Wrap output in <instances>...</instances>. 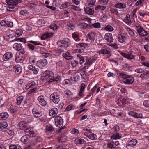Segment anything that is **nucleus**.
Returning a JSON list of instances; mask_svg holds the SVG:
<instances>
[{
	"label": "nucleus",
	"mask_w": 149,
	"mask_h": 149,
	"mask_svg": "<svg viewBox=\"0 0 149 149\" xmlns=\"http://www.w3.org/2000/svg\"><path fill=\"white\" fill-rule=\"evenodd\" d=\"M134 79L133 77L129 76L126 79L124 80V83L127 84H130L134 81Z\"/></svg>",
	"instance_id": "4be33fe9"
},
{
	"label": "nucleus",
	"mask_w": 149,
	"mask_h": 149,
	"mask_svg": "<svg viewBox=\"0 0 149 149\" xmlns=\"http://www.w3.org/2000/svg\"><path fill=\"white\" fill-rule=\"evenodd\" d=\"M24 99L23 96H20L17 97L16 99L17 102L16 104L17 105L20 104L22 101Z\"/></svg>",
	"instance_id": "c03bdc74"
},
{
	"label": "nucleus",
	"mask_w": 149,
	"mask_h": 149,
	"mask_svg": "<svg viewBox=\"0 0 149 149\" xmlns=\"http://www.w3.org/2000/svg\"><path fill=\"white\" fill-rule=\"evenodd\" d=\"M15 61L17 63H22L23 62V59L22 58V56H20L19 53L16 54Z\"/></svg>",
	"instance_id": "bb28decb"
},
{
	"label": "nucleus",
	"mask_w": 149,
	"mask_h": 149,
	"mask_svg": "<svg viewBox=\"0 0 149 149\" xmlns=\"http://www.w3.org/2000/svg\"><path fill=\"white\" fill-rule=\"evenodd\" d=\"M24 132L26 135L30 137H35L37 135L36 132L34 131L33 128L29 127V126L24 130Z\"/></svg>",
	"instance_id": "20e7f679"
},
{
	"label": "nucleus",
	"mask_w": 149,
	"mask_h": 149,
	"mask_svg": "<svg viewBox=\"0 0 149 149\" xmlns=\"http://www.w3.org/2000/svg\"><path fill=\"white\" fill-rule=\"evenodd\" d=\"M116 101L119 106L122 107H125V104H128L130 103L129 98L122 96L116 98Z\"/></svg>",
	"instance_id": "7ed1b4c3"
},
{
	"label": "nucleus",
	"mask_w": 149,
	"mask_h": 149,
	"mask_svg": "<svg viewBox=\"0 0 149 149\" xmlns=\"http://www.w3.org/2000/svg\"><path fill=\"white\" fill-rule=\"evenodd\" d=\"M96 36L95 33L93 31L89 32L86 35V37L90 40L91 43H93Z\"/></svg>",
	"instance_id": "9b49d317"
},
{
	"label": "nucleus",
	"mask_w": 149,
	"mask_h": 149,
	"mask_svg": "<svg viewBox=\"0 0 149 149\" xmlns=\"http://www.w3.org/2000/svg\"><path fill=\"white\" fill-rule=\"evenodd\" d=\"M122 136L121 134H120L118 133H116L115 134H114L112 135V138L114 139H120Z\"/></svg>",
	"instance_id": "864d4df0"
},
{
	"label": "nucleus",
	"mask_w": 149,
	"mask_h": 149,
	"mask_svg": "<svg viewBox=\"0 0 149 149\" xmlns=\"http://www.w3.org/2000/svg\"><path fill=\"white\" fill-rule=\"evenodd\" d=\"M15 36L16 37H18L20 35H21L23 32V31L21 29H17L15 31Z\"/></svg>",
	"instance_id": "a18cd8bd"
},
{
	"label": "nucleus",
	"mask_w": 149,
	"mask_h": 149,
	"mask_svg": "<svg viewBox=\"0 0 149 149\" xmlns=\"http://www.w3.org/2000/svg\"><path fill=\"white\" fill-rule=\"evenodd\" d=\"M94 59L93 58H89L86 60L85 64H87L88 66L90 65L93 62Z\"/></svg>",
	"instance_id": "de8ad7c7"
},
{
	"label": "nucleus",
	"mask_w": 149,
	"mask_h": 149,
	"mask_svg": "<svg viewBox=\"0 0 149 149\" xmlns=\"http://www.w3.org/2000/svg\"><path fill=\"white\" fill-rule=\"evenodd\" d=\"M71 65L73 67H75L78 64V62L76 60L72 61L71 62Z\"/></svg>",
	"instance_id": "e2e57ef3"
},
{
	"label": "nucleus",
	"mask_w": 149,
	"mask_h": 149,
	"mask_svg": "<svg viewBox=\"0 0 149 149\" xmlns=\"http://www.w3.org/2000/svg\"><path fill=\"white\" fill-rule=\"evenodd\" d=\"M58 27L57 25L55 24H53L49 27L50 29H52L53 30H55Z\"/></svg>",
	"instance_id": "0e129e2a"
},
{
	"label": "nucleus",
	"mask_w": 149,
	"mask_h": 149,
	"mask_svg": "<svg viewBox=\"0 0 149 149\" xmlns=\"http://www.w3.org/2000/svg\"><path fill=\"white\" fill-rule=\"evenodd\" d=\"M111 143V140L107 141L103 146V149H113Z\"/></svg>",
	"instance_id": "393cba45"
},
{
	"label": "nucleus",
	"mask_w": 149,
	"mask_h": 149,
	"mask_svg": "<svg viewBox=\"0 0 149 149\" xmlns=\"http://www.w3.org/2000/svg\"><path fill=\"white\" fill-rule=\"evenodd\" d=\"M67 140V137L64 134L59 135L58 138V141L59 142H63Z\"/></svg>",
	"instance_id": "c85d7f7f"
},
{
	"label": "nucleus",
	"mask_w": 149,
	"mask_h": 149,
	"mask_svg": "<svg viewBox=\"0 0 149 149\" xmlns=\"http://www.w3.org/2000/svg\"><path fill=\"white\" fill-rule=\"evenodd\" d=\"M104 38L108 42H112L114 40L112 34L109 33H106L104 36Z\"/></svg>",
	"instance_id": "2eb2a0df"
},
{
	"label": "nucleus",
	"mask_w": 149,
	"mask_h": 149,
	"mask_svg": "<svg viewBox=\"0 0 149 149\" xmlns=\"http://www.w3.org/2000/svg\"><path fill=\"white\" fill-rule=\"evenodd\" d=\"M138 10V8L134 9L131 13V17L132 18L134 19V17H137L136 16V12Z\"/></svg>",
	"instance_id": "6e6d98bb"
},
{
	"label": "nucleus",
	"mask_w": 149,
	"mask_h": 149,
	"mask_svg": "<svg viewBox=\"0 0 149 149\" xmlns=\"http://www.w3.org/2000/svg\"><path fill=\"white\" fill-rule=\"evenodd\" d=\"M119 75L123 79V82H124V80L126 79L129 75L126 74L124 73H119Z\"/></svg>",
	"instance_id": "4d7b16f0"
},
{
	"label": "nucleus",
	"mask_w": 149,
	"mask_h": 149,
	"mask_svg": "<svg viewBox=\"0 0 149 149\" xmlns=\"http://www.w3.org/2000/svg\"><path fill=\"white\" fill-rule=\"evenodd\" d=\"M47 64V60L45 59L39 60L37 61V65L40 68L45 66Z\"/></svg>",
	"instance_id": "f3484780"
},
{
	"label": "nucleus",
	"mask_w": 149,
	"mask_h": 149,
	"mask_svg": "<svg viewBox=\"0 0 149 149\" xmlns=\"http://www.w3.org/2000/svg\"><path fill=\"white\" fill-rule=\"evenodd\" d=\"M28 136L27 135L23 136L21 139V141L24 143H27L29 142V140L28 138Z\"/></svg>",
	"instance_id": "2f4dec72"
},
{
	"label": "nucleus",
	"mask_w": 149,
	"mask_h": 149,
	"mask_svg": "<svg viewBox=\"0 0 149 149\" xmlns=\"http://www.w3.org/2000/svg\"><path fill=\"white\" fill-rule=\"evenodd\" d=\"M8 117V114L7 112L1 113L0 114V120H5Z\"/></svg>",
	"instance_id": "f704fd0d"
},
{
	"label": "nucleus",
	"mask_w": 149,
	"mask_h": 149,
	"mask_svg": "<svg viewBox=\"0 0 149 149\" xmlns=\"http://www.w3.org/2000/svg\"><path fill=\"white\" fill-rule=\"evenodd\" d=\"M108 0H99L98 2L101 5H105L108 3Z\"/></svg>",
	"instance_id": "13d9d810"
},
{
	"label": "nucleus",
	"mask_w": 149,
	"mask_h": 149,
	"mask_svg": "<svg viewBox=\"0 0 149 149\" xmlns=\"http://www.w3.org/2000/svg\"><path fill=\"white\" fill-rule=\"evenodd\" d=\"M94 147L92 146L86 145L84 146L82 149H94Z\"/></svg>",
	"instance_id": "774afa93"
},
{
	"label": "nucleus",
	"mask_w": 149,
	"mask_h": 149,
	"mask_svg": "<svg viewBox=\"0 0 149 149\" xmlns=\"http://www.w3.org/2000/svg\"><path fill=\"white\" fill-rule=\"evenodd\" d=\"M114 7L118 9H124L126 7L125 3H118L114 5Z\"/></svg>",
	"instance_id": "5701e85b"
},
{
	"label": "nucleus",
	"mask_w": 149,
	"mask_h": 149,
	"mask_svg": "<svg viewBox=\"0 0 149 149\" xmlns=\"http://www.w3.org/2000/svg\"><path fill=\"white\" fill-rule=\"evenodd\" d=\"M55 124L56 127L59 128L62 127L63 125L62 118L60 116H56L55 118Z\"/></svg>",
	"instance_id": "1a4fd4ad"
},
{
	"label": "nucleus",
	"mask_w": 149,
	"mask_h": 149,
	"mask_svg": "<svg viewBox=\"0 0 149 149\" xmlns=\"http://www.w3.org/2000/svg\"><path fill=\"white\" fill-rule=\"evenodd\" d=\"M8 126V125L6 122L5 121L0 122V129L2 131H4V130H6Z\"/></svg>",
	"instance_id": "c756f323"
},
{
	"label": "nucleus",
	"mask_w": 149,
	"mask_h": 149,
	"mask_svg": "<svg viewBox=\"0 0 149 149\" xmlns=\"http://www.w3.org/2000/svg\"><path fill=\"white\" fill-rule=\"evenodd\" d=\"M104 30L108 32H111L114 30L112 26L110 24H108L104 27Z\"/></svg>",
	"instance_id": "e433bc0d"
},
{
	"label": "nucleus",
	"mask_w": 149,
	"mask_h": 149,
	"mask_svg": "<svg viewBox=\"0 0 149 149\" xmlns=\"http://www.w3.org/2000/svg\"><path fill=\"white\" fill-rule=\"evenodd\" d=\"M92 26L96 28H99L101 27V25L100 23L98 22L94 23L92 24Z\"/></svg>",
	"instance_id": "680f3d73"
},
{
	"label": "nucleus",
	"mask_w": 149,
	"mask_h": 149,
	"mask_svg": "<svg viewBox=\"0 0 149 149\" xmlns=\"http://www.w3.org/2000/svg\"><path fill=\"white\" fill-rule=\"evenodd\" d=\"M96 1V0H87V3L89 7H92L95 6Z\"/></svg>",
	"instance_id": "ea45409f"
},
{
	"label": "nucleus",
	"mask_w": 149,
	"mask_h": 149,
	"mask_svg": "<svg viewBox=\"0 0 149 149\" xmlns=\"http://www.w3.org/2000/svg\"><path fill=\"white\" fill-rule=\"evenodd\" d=\"M57 108L56 107L52 108L50 109L49 112V115L52 117H55L58 113V111Z\"/></svg>",
	"instance_id": "a211bd4d"
},
{
	"label": "nucleus",
	"mask_w": 149,
	"mask_h": 149,
	"mask_svg": "<svg viewBox=\"0 0 149 149\" xmlns=\"http://www.w3.org/2000/svg\"><path fill=\"white\" fill-rule=\"evenodd\" d=\"M9 149H21L20 146L18 144H11L9 146Z\"/></svg>",
	"instance_id": "79ce46f5"
},
{
	"label": "nucleus",
	"mask_w": 149,
	"mask_h": 149,
	"mask_svg": "<svg viewBox=\"0 0 149 149\" xmlns=\"http://www.w3.org/2000/svg\"><path fill=\"white\" fill-rule=\"evenodd\" d=\"M32 114L35 118L41 117L43 115V112L41 109H39L36 107H34L32 109Z\"/></svg>",
	"instance_id": "423d86ee"
},
{
	"label": "nucleus",
	"mask_w": 149,
	"mask_h": 149,
	"mask_svg": "<svg viewBox=\"0 0 149 149\" xmlns=\"http://www.w3.org/2000/svg\"><path fill=\"white\" fill-rule=\"evenodd\" d=\"M87 46V44L84 43H80L76 45V47L77 48L76 50V52L80 53L83 52L84 51V49Z\"/></svg>",
	"instance_id": "0eeeda50"
},
{
	"label": "nucleus",
	"mask_w": 149,
	"mask_h": 149,
	"mask_svg": "<svg viewBox=\"0 0 149 149\" xmlns=\"http://www.w3.org/2000/svg\"><path fill=\"white\" fill-rule=\"evenodd\" d=\"M27 46L29 50L32 51H34L35 49V46L31 43H28L27 44Z\"/></svg>",
	"instance_id": "052dcab7"
},
{
	"label": "nucleus",
	"mask_w": 149,
	"mask_h": 149,
	"mask_svg": "<svg viewBox=\"0 0 149 149\" xmlns=\"http://www.w3.org/2000/svg\"><path fill=\"white\" fill-rule=\"evenodd\" d=\"M42 78L43 80L48 79L49 83L53 82H58L61 80V76L58 75L56 77H54V74L51 71L46 70L42 74Z\"/></svg>",
	"instance_id": "f257e3e1"
},
{
	"label": "nucleus",
	"mask_w": 149,
	"mask_h": 149,
	"mask_svg": "<svg viewBox=\"0 0 149 149\" xmlns=\"http://www.w3.org/2000/svg\"><path fill=\"white\" fill-rule=\"evenodd\" d=\"M129 114L136 118H143V115L141 113H137L135 112L130 111L129 113Z\"/></svg>",
	"instance_id": "aec40b11"
},
{
	"label": "nucleus",
	"mask_w": 149,
	"mask_h": 149,
	"mask_svg": "<svg viewBox=\"0 0 149 149\" xmlns=\"http://www.w3.org/2000/svg\"><path fill=\"white\" fill-rule=\"evenodd\" d=\"M79 34L77 32H74L72 34V36L74 39H75L76 41H79L80 40V39L79 38Z\"/></svg>",
	"instance_id": "58836bf2"
},
{
	"label": "nucleus",
	"mask_w": 149,
	"mask_h": 149,
	"mask_svg": "<svg viewBox=\"0 0 149 149\" xmlns=\"http://www.w3.org/2000/svg\"><path fill=\"white\" fill-rule=\"evenodd\" d=\"M77 57L79 58V63L80 64H82L85 62L84 58L80 55H78Z\"/></svg>",
	"instance_id": "8fccbe9b"
},
{
	"label": "nucleus",
	"mask_w": 149,
	"mask_h": 149,
	"mask_svg": "<svg viewBox=\"0 0 149 149\" xmlns=\"http://www.w3.org/2000/svg\"><path fill=\"white\" fill-rule=\"evenodd\" d=\"M59 43V46H60V47H63L66 49L70 45V40L67 38L61 41Z\"/></svg>",
	"instance_id": "6e6552de"
},
{
	"label": "nucleus",
	"mask_w": 149,
	"mask_h": 149,
	"mask_svg": "<svg viewBox=\"0 0 149 149\" xmlns=\"http://www.w3.org/2000/svg\"><path fill=\"white\" fill-rule=\"evenodd\" d=\"M110 12L111 14L117 15L118 14V11L117 9H113L110 10Z\"/></svg>",
	"instance_id": "69168bd1"
},
{
	"label": "nucleus",
	"mask_w": 149,
	"mask_h": 149,
	"mask_svg": "<svg viewBox=\"0 0 149 149\" xmlns=\"http://www.w3.org/2000/svg\"><path fill=\"white\" fill-rule=\"evenodd\" d=\"M122 56L124 58L129 60L135 59V56L132 54L131 53H125L122 52L121 53Z\"/></svg>",
	"instance_id": "f8f14e48"
},
{
	"label": "nucleus",
	"mask_w": 149,
	"mask_h": 149,
	"mask_svg": "<svg viewBox=\"0 0 149 149\" xmlns=\"http://www.w3.org/2000/svg\"><path fill=\"white\" fill-rule=\"evenodd\" d=\"M38 100L39 103L41 105L45 106L47 104V101L45 99L43 96L41 95L39 96L38 98Z\"/></svg>",
	"instance_id": "dca6fc26"
},
{
	"label": "nucleus",
	"mask_w": 149,
	"mask_h": 149,
	"mask_svg": "<svg viewBox=\"0 0 149 149\" xmlns=\"http://www.w3.org/2000/svg\"><path fill=\"white\" fill-rule=\"evenodd\" d=\"M13 56V54L11 52H8L3 55L2 59L4 61H7L11 59Z\"/></svg>",
	"instance_id": "ddd939ff"
},
{
	"label": "nucleus",
	"mask_w": 149,
	"mask_h": 149,
	"mask_svg": "<svg viewBox=\"0 0 149 149\" xmlns=\"http://www.w3.org/2000/svg\"><path fill=\"white\" fill-rule=\"evenodd\" d=\"M135 72L138 73H141L144 72V70L141 68H137L135 70Z\"/></svg>",
	"instance_id": "338daca9"
},
{
	"label": "nucleus",
	"mask_w": 149,
	"mask_h": 149,
	"mask_svg": "<svg viewBox=\"0 0 149 149\" xmlns=\"http://www.w3.org/2000/svg\"><path fill=\"white\" fill-rule=\"evenodd\" d=\"M97 53L106 55L107 57L109 58L111 55V53L110 49L107 47H102L101 49L97 51Z\"/></svg>",
	"instance_id": "39448f33"
},
{
	"label": "nucleus",
	"mask_w": 149,
	"mask_h": 149,
	"mask_svg": "<svg viewBox=\"0 0 149 149\" xmlns=\"http://www.w3.org/2000/svg\"><path fill=\"white\" fill-rule=\"evenodd\" d=\"M22 44L18 43H15L13 45V47L15 50L20 51L22 49Z\"/></svg>",
	"instance_id": "cd10ccee"
},
{
	"label": "nucleus",
	"mask_w": 149,
	"mask_h": 149,
	"mask_svg": "<svg viewBox=\"0 0 149 149\" xmlns=\"http://www.w3.org/2000/svg\"><path fill=\"white\" fill-rule=\"evenodd\" d=\"M28 69L33 72V74H36L39 72V69L37 68L36 67L34 66H33L31 65H29L28 67Z\"/></svg>",
	"instance_id": "412c9836"
},
{
	"label": "nucleus",
	"mask_w": 149,
	"mask_h": 149,
	"mask_svg": "<svg viewBox=\"0 0 149 149\" xmlns=\"http://www.w3.org/2000/svg\"><path fill=\"white\" fill-rule=\"evenodd\" d=\"M85 12L87 14L92 15L94 13V9L90 7H86L84 9Z\"/></svg>",
	"instance_id": "7c9ffc66"
},
{
	"label": "nucleus",
	"mask_w": 149,
	"mask_h": 149,
	"mask_svg": "<svg viewBox=\"0 0 149 149\" xmlns=\"http://www.w3.org/2000/svg\"><path fill=\"white\" fill-rule=\"evenodd\" d=\"M74 143L76 144H81L84 143L85 141L80 137L76 138L74 141Z\"/></svg>",
	"instance_id": "c9c22d12"
},
{
	"label": "nucleus",
	"mask_w": 149,
	"mask_h": 149,
	"mask_svg": "<svg viewBox=\"0 0 149 149\" xmlns=\"http://www.w3.org/2000/svg\"><path fill=\"white\" fill-rule=\"evenodd\" d=\"M123 21L125 23L128 24H130L132 23L130 19V15L129 14L126 15Z\"/></svg>",
	"instance_id": "4c0bfd02"
},
{
	"label": "nucleus",
	"mask_w": 149,
	"mask_h": 149,
	"mask_svg": "<svg viewBox=\"0 0 149 149\" xmlns=\"http://www.w3.org/2000/svg\"><path fill=\"white\" fill-rule=\"evenodd\" d=\"M139 35L142 37L146 36L148 34V33L142 27L137 31Z\"/></svg>",
	"instance_id": "a878e982"
},
{
	"label": "nucleus",
	"mask_w": 149,
	"mask_h": 149,
	"mask_svg": "<svg viewBox=\"0 0 149 149\" xmlns=\"http://www.w3.org/2000/svg\"><path fill=\"white\" fill-rule=\"evenodd\" d=\"M63 56L67 60H69L71 59L73 56L70 55V54L69 52H66L65 53L63 54Z\"/></svg>",
	"instance_id": "a19ab883"
},
{
	"label": "nucleus",
	"mask_w": 149,
	"mask_h": 149,
	"mask_svg": "<svg viewBox=\"0 0 149 149\" xmlns=\"http://www.w3.org/2000/svg\"><path fill=\"white\" fill-rule=\"evenodd\" d=\"M70 5V3L69 2H65L61 4L60 7L61 9H63L67 8Z\"/></svg>",
	"instance_id": "37998d69"
},
{
	"label": "nucleus",
	"mask_w": 149,
	"mask_h": 149,
	"mask_svg": "<svg viewBox=\"0 0 149 149\" xmlns=\"http://www.w3.org/2000/svg\"><path fill=\"white\" fill-rule=\"evenodd\" d=\"M46 130L49 131H52L54 130L53 127L50 124H48L46 125Z\"/></svg>",
	"instance_id": "09e8293b"
},
{
	"label": "nucleus",
	"mask_w": 149,
	"mask_h": 149,
	"mask_svg": "<svg viewBox=\"0 0 149 149\" xmlns=\"http://www.w3.org/2000/svg\"><path fill=\"white\" fill-rule=\"evenodd\" d=\"M72 80L69 79H65L63 81V83L64 84H69L71 85L72 84Z\"/></svg>",
	"instance_id": "603ef678"
},
{
	"label": "nucleus",
	"mask_w": 149,
	"mask_h": 149,
	"mask_svg": "<svg viewBox=\"0 0 149 149\" xmlns=\"http://www.w3.org/2000/svg\"><path fill=\"white\" fill-rule=\"evenodd\" d=\"M127 34L125 33H122L117 36V39L119 42L121 43H124L126 40Z\"/></svg>",
	"instance_id": "9d476101"
},
{
	"label": "nucleus",
	"mask_w": 149,
	"mask_h": 149,
	"mask_svg": "<svg viewBox=\"0 0 149 149\" xmlns=\"http://www.w3.org/2000/svg\"><path fill=\"white\" fill-rule=\"evenodd\" d=\"M15 72L17 74H20L22 71V68L19 65H16L15 66Z\"/></svg>",
	"instance_id": "473e14b6"
},
{
	"label": "nucleus",
	"mask_w": 149,
	"mask_h": 149,
	"mask_svg": "<svg viewBox=\"0 0 149 149\" xmlns=\"http://www.w3.org/2000/svg\"><path fill=\"white\" fill-rule=\"evenodd\" d=\"M137 143V141L136 140L133 139L130 141L127 144L128 146H134L136 145Z\"/></svg>",
	"instance_id": "72a5a7b5"
},
{
	"label": "nucleus",
	"mask_w": 149,
	"mask_h": 149,
	"mask_svg": "<svg viewBox=\"0 0 149 149\" xmlns=\"http://www.w3.org/2000/svg\"><path fill=\"white\" fill-rule=\"evenodd\" d=\"M8 5H16L19 3H21L22 0H6Z\"/></svg>",
	"instance_id": "6ab92c4d"
},
{
	"label": "nucleus",
	"mask_w": 149,
	"mask_h": 149,
	"mask_svg": "<svg viewBox=\"0 0 149 149\" xmlns=\"http://www.w3.org/2000/svg\"><path fill=\"white\" fill-rule=\"evenodd\" d=\"M50 99L54 103L58 104V105L57 107L58 109L61 110L63 108L64 104L62 102H59L60 99L58 93L55 92L52 94L50 96Z\"/></svg>",
	"instance_id": "f03ea898"
},
{
	"label": "nucleus",
	"mask_w": 149,
	"mask_h": 149,
	"mask_svg": "<svg viewBox=\"0 0 149 149\" xmlns=\"http://www.w3.org/2000/svg\"><path fill=\"white\" fill-rule=\"evenodd\" d=\"M13 26V24L12 22L7 21V22L6 27L12 28Z\"/></svg>",
	"instance_id": "bf43d9fd"
},
{
	"label": "nucleus",
	"mask_w": 149,
	"mask_h": 149,
	"mask_svg": "<svg viewBox=\"0 0 149 149\" xmlns=\"http://www.w3.org/2000/svg\"><path fill=\"white\" fill-rule=\"evenodd\" d=\"M127 31L128 32L129 35L131 37L132 40H135L136 38L138 37V34L136 32H134V31L131 30L130 28L128 29Z\"/></svg>",
	"instance_id": "4468645a"
},
{
	"label": "nucleus",
	"mask_w": 149,
	"mask_h": 149,
	"mask_svg": "<svg viewBox=\"0 0 149 149\" xmlns=\"http://www.w3.org/2000/svg\"><path fill=\"white\" fill-rule=\"evenodd\" d=\"M88 138L91 139L95 140L97 139V137L95 134L91 132Z\"/></svg>",
	"instance_id": "5fc2aeb1"
},
{
	"label": "nucleus",
	"mask_w": 149,
	"mask_h": 149,
	"mask_svg": "<svg viewBox=\"0 0 149 149\" xmlns=\"http://www.w3.org/2000/svg\"><path fill=\"white\" fill-rule=\"evenodd\" d=\"M111 141L112 145V146L113 149H115L116 146L119 144V142L118 141H116L115 140H111Z\"/></svg>",
	"instance_id": "49530a36"
},
{
	"label": "nucleus",
	"mask_w": 149,
	"mask_h": 149,
	"mask_svg": "<svg viewBox=\"0 0 149 149\" xmlns=\"http://www.w3.org/2000/svg\"><path fill=\"white\" fill-rule=\"evenodd\" d=\"M66 49H65L63 47H60V46H59L58 48L56 50L57 53H61L64 52V51L66 50Z\"/></svg>",
	"instance_id": "3c124183"
},
{
	"label": "nucleus",
	"mask_w": 149,
	"mask_h": 149,
	"mask_svg": "<svg viewBox=\"0 0 149 149\" xmlns=\"http://www.w3.org/2000/svg\"><path fill=\"white\" fill-rule=\"evenodd\" d=\"M18 127L21 130H25L28 127L26 123L24 121L20 122L18 125Z\"/></svg>",
	"instance_id": "b1692460"
}]
</instances>
